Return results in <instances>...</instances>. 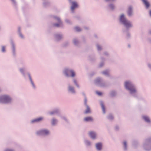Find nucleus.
Listing matches in <instances>:
<instances>
[{"label":"nucleus","instance_id":"nucleus-1","mask_svg":"<svg viewBox=\"0 0 151 151\" xmlns=\"http://www.w3.org/2000/svg\"><path fill=\"white\" fill-rule=\"evenodd\" d=\"M125 86L126 88L128 89L131 93H135L136 90L132 84L128 81L126 82L125 83Z\"/></svg>","mask_w":151,"mask_h":151},{"label":"nucleus","instance_id":"nucleus-2","mask_svg":"<svg viewBox=\"0 0 151 151\" xmlns=\"http://www.w3.org/2000/svg\"><path fill=\"white\" fill-rule=\"evenodd\" d=\"M120 20L128 28L131 27V23L124 17V14L121 15Z\"/></svg>","mask_w":151,"mask_h":151},{"label":"nucleus","instance_id":"nucleus-3","mask_svg":"<svg viewBox=\"0 0 151 151\" xmlns=\"http://www.w3.org/2000/svg\"><path fill=\"white\" fill-rule=\"evenodd\" d=\"M11 98L8 96L3 95L0 96V102L2 103H10L11 101Z\"/></svg>","mask_w":151,"mask_h":151},{"label":"nucleus","instance_id":"nucleus-4","mask_svg":"<svg viewBox=\"0 0 151 151\" xmlns=\"http://www.w3.org/2000/svg\"><path fill=\"white\" fill-rule=\"evenodd\" d=\"M49 133L48 131L47 130L44 129L37 131V134L38 135H47Z\"/></svg>","mask_w":151,"mask_h":151},{"label":"nucleus","instance_id":"nucleus-5","mask_svg":"<svg viewBox=\"0 0 151 151\" xmlns=\"http://www.w3.org/2000/svg\"><path fill=\"white\" fill-rule=\"evenodd\" d=\"M65 73L67 76H68L69 75L68 73H70L71 76L73 77L75 76V73L73 71L71 70H69L68 69H66L65 71Z\"/></svg>","mask_w":151,"mask_h":151},{"label":"nucleus","instance_id":"nucleus-6","mask_svg":"<svg viewBox=\"0 0 151 151\" xmlns=\"http://www.w3.org/2000/svg\"><path fill=\"white\" fill-rule=\"evenodd\" d=\"M55 19L57 20L59 22L58 24H54V26L56 27H59L62 24V23L60 21V19L58 17H55Z\"/></svg>","mask_w":151,"mask_h":151},{"label":"nucleus","instance_id":"nucleus-7","mask_svg":"<svg viewBox=\"0 0 151 151\" xmlns=\"http://www.w3.org/2000/svg\"><path fill=\"white\" fill-rule=\"evenodd\" d=\"M78 6V5L76 2L74 1L72 3V6L71 7V10L73 11L74 9Z\"/></svg>","mask_w":151,"mask_h":151},{"label":"nucleus","instance_id":"nucleus-8","mask_svg":"<svg viewBox=\"0 0 151 151\" xmlns=\"http://www.w3.org/2000/svg\"><path fill=\"white\" fill-rule=\"evenodd\" d=\"M89 135L93 139H95L96 137V134L95 132H90L89 133Z\"/></svg>","mask_w":151,"mask_h":151},{"label":"nucleus","instance_id":"nucleus-9","mask_svg":"<svg viewBox=\"0 0 151 151\" xmlns=\"http://www.w3.org/2000/svg\"><path fill=\"white\" fill-rule=\"evenodd\" d=\"M144 4L147 8H148L150 6V4L147 0H142Z\"/></svg>","mask_w":151,"mask_h":151},{"label":"nucleus","instance_id":"nucleus-10","mask_svg":"<svg viewBox=\"0 0 151 151\" xmlns=\"http://www.w3.org/2000/svg\"><path fill=\"white\" fill-rule=\"evenodd\" d=\"M102 146V144L101 143H98L96 145V147L97 149L99 150H100L101 149Z\"/></svg>","mask_w":151,"mask_h":151},{"label":"nucleus","instance_id":"nucleus-11","mask_svg":"<svg viewBox=\"0 0 151 151\" xmlns=\"http://www.w3.org/2000/svg\"><path fill=\"white\" fill-rule=\"evenodd\" d=\"M43 119V118L42 117H40L37 118L35 119H34L32 121V122H38L41 120H42Z\"/></svg>","mask_w":151,"mask_h":151},{"label":"nucleus","instance_id":"nucleus-12","mask_svg":"<svg viewBox=\"0 0 151 151\" xmlns=\"http://www.w3.org/2000/svg\"><path fill=\"white\" fill-rule=\"evenodd\" d=\"M84 121L86 122L91 121H93V119L91 117H88L84 118Z\"/></svg>","mask_w":151,"mask_h":151},{"label":"nucleus","instance_id":"nucleus-13","mask_svg":"<svg viewBox=\"0 0 151 151\" xmlns=\"http://www.w3.org/2000/svg\"><path fill=\"white\" fill-rule=\"evenodd\" d=\"M143 119L146 122H150V120L149 118L145 116H143Z\"/></svg>","mask_w":151,"mask_h":151},{"label":"nucleus","instance_id":"nucleus-14","mask_svg":"<svg viewBox=\"0 0 151 151\" xmlns=\"http://www.w3.org/2000/svg\"><path fill=\"white\" fill-rule=\"evenodd\" d=\"M132 9L131 7H129V8L128 11V14L129 16H131L132 15Z\"/></svg>","mask_w":151,"mask_h":151},{"label":"nucleus","instance_id":"nucleus-15","mask_svg":"<svg viewBox=\"0 0 151 151\" xmlns=\"http://www.w3.org/2000/svg\"><path fill=\"white\" fill-rule=\"evenodd\" d=\"M90 112V110L88 106H87V109L85 111L86 114Z\"/></svg>","mask_w":151,"mask_h":151},{"label":"nucleus","instance_id":"nucleus-16","mask_svg":"<svg viewBox=\"0 0 151 151\" xmlns=\"http://www.w3.org/2000/svg\"><path fill=\"white\" fill-rule=\"evenodd\" d=\"M101 105L103 112L104 113H105V108H104V106L103 103L101 104Z\"/></svg>","mask_w":151,"mask_h":151},{"label":"nucleus","instance_id":"nucleus-17","mask_svg":"<svg viewBox=\"0 0 151 151\" xmlns=\"http://www.w3.org/2000/svg\"><path fill=\"white\" fill-rule=\"evenodd\" d=\"M69 90L71 92L74 93V90L73 88V87H71L70 86L69 87Z\"/></svg>","mask_w":151,"mask_h":151},{"label":"nucleus","instance_id":"nucleus-18","mask_svg":"<svg viewBox=\"0 0 151 151\" xmlns=\"http://www.w3.org/2000/svg\"><path fill=\"white\" fill-rule=\"evenodd\" d=\"M75 29L78 32H79L81 30V28L78 27H76L75 28Z\"/></svg>","mask_w":151,"mask_h":151},{"label":"nucleus","instance_id":"nucleus-19","mask_svg":"<svg viewBox=\"0 0 151 151\" xmlns=\"http://www.w3.org/2000/svg\"><path fill=\"white\" fill-rule=\"evenodd\" d=\"M56 122V121L55 119H53L52 120V124L54 125V124Z\"/></svg>","mask_w":151,"mask_h":151},{"label":"nucleus","instance_id":"nucleus-20","mask_svg":"<svg viewBox=\"0 0 151 151\" xmlns=\"http://www.w3.org/2000/svg\"><path fill=\"white\" fill-rule=\"evenodd\" d=\"M2 51L3 52H4L5 51V48L3 46L2 47Z\"/></svg>","mask_w":151,"mask_h":151},{"label":"nucleus","instance_id":"nucleus-21","mask_svg":"<svg viewBox=\"0 0 151 151\" xmlns=\"http://www.w3.org/2000/svg\"><path fill=\"white\" fill-rule=\"evenodd\" d=\"M97 48L98 50H100L101 49V47L99 45L97 46Z\"/></svg>","mask_w":151,"mask_h":151},{"label":"nucleus","instance_id":"nucleus-22","mask_svg":"<svg viewBox=\"0 0 151 151\" xmlns=\"http://www.w3.org/2000/svg\"><path fill=\"white\" fill-rule=\"evenodd\" d=\"M108 73V71L107 70H106L103 72V73L104 74H107Z\"/></svg>","mask_w":151,"mask_h":151},{"label":"nucleus","instance_id":"nucleus-23","mask_svg":"<svg viewBox=\"0 0 151 151\" xmlns=\"http://www.w3.org/2000/svg\"><path fill=\"white\" fill-rule=\"evenodd\" d=\"M96 93L99 95H102V93L100 92H97Z\"/></svg>","mask_w":151,"mask_h":151},{"label":"nucleus","instance_id":"nucleus-24","mask_svg":"<svg viewBox=\"0 0 151 151\" xmlns=\"http://www.w3.org/2000/svg\"><path fill=\"white\" fill-rule=\"evenodd\" d=\"M124 146L125 148L126 149L127 146V143L126 142H124Z\"/></svg>","mask_w":151,"mask_h":151},{"label":"nucleus","instance_id":"nucleus-25","mask_svg":"<svg viewBox=\"0 0 151 151\" xmlns=\"http://www.w3.org/2000/svg\"><path fill=\"white\" fill-rule=\"evenodd\" d=\"M74 83H75V84L78 86V84H77V82L75 80H74Z\"/></svg>","mask_w":151,"mask_h":151},{"label":"nucleus","instance_id":"nucleus-26","mask_svg":"<svg viewBox=\"0 0 151 151\" xmlns=\"http://www.w3.org/2000/svg\"><path fill=\"white\" fill-rule=\"evenodd\" d=\"M5 151H13V150L9 149H6Z\"/></svg>","mask_w":151,"mask_h":151},{"label":"nucleus","instance_id":"nucleus-27","mask_svg":"<svg viewBox=\"0 0 151 151\" xmlns=\"http://www.w3.org/2000/svg\"><path fill=\"white\" fill-rule=\"evenodd\" d=\"M110 7L111 9L114 8V6L112 5H111L110 6Z\"/></svg>","mask_w":151,"mask_h":151},{"label":"nucleus","instance_id":"nucleus-28","mask_svg":"<svg viewBox=\"0 0 151 151\" xmlns=\"http://www.w3.org/2000/svg\"><path fill=\"white\" fill-rule=\"evenodd\" d=\"M77 42V41L76 40H74V43L75 44H76V43Z\"/></svg>","mask_w":151,"mask_h":151},{"label":"nucleus","instance_id":"nucleus-29","mask_svg":"<svg viewBox=\"0 0 151 151\" xmlns=\"http://www.w3.org/2000/svg\"><path fill=\"white\" fill-rule=\"evenodd\" d=\"M106 1H114V0H106Z\"/></svg>","mask_w":151,"mask_h":151},{"label":"nucleus","instance_id":"nucleus-30","mask_svg":"<svg viewBox=\"0 0 151 151\" xmlns=\"http://www.w3.org/2000/svg\"><path fill=\"white\" fill-rule=\"evenodd\" d=\"M150 16H151V10H150Z\"/></svg>","mask_w":151,"mask_h":151},{"label":"nucleus","instance_id":"nucleus-31","mask_svg":"<svg viewBox=\"0 0 151 151\" xmlns=\"http://www.w3.org/2000/svg\"><path fill=\"white\" fill-rule=\"evenodd\" d=\"M85 104H86V99H85Z\"/></svg>","mask_w":151,"mask_h":151},{"label":"nucleus","instance_id":"nucleus-32","mask_svg":"<svg viewBox=\"0 0 151 151\" xmlns=\"http://www.w3.org/2000/svg\"><path fill=\"white\" fill-rule=\"evenodd\" d=\"M20 71L21 72H23V69H21L20 70Z\"/></svg>","mask_w":151,"mask_h":151},{"label":"nucleus","instance_id":"nucleus-33","mask_svg":"<svg viewBox=\"0 0 151 151\" xmlns=\"http://www.w3.org/2000/svg\"><path fill=\"white\" fill-rule=\"evenodd\" d=\"M14 3H15V0H11Z\"/></svg>","mask_w":151,"mask_h":151},{"label":"nucleus","instance_id":"nucleus-34","mask_svg":"<svg viewBox=\"0 0 151 151\" xmlns=\"http://www.w3.org/2000/svg\"><path fill=\"white\" fill-rule=\"evenodd\" d=\"M100 79H97L96 81L98 82L99 81V80Z\"/></svg>","mask_w":151,"mask_h":151},{"label":"nucleus","instance_id":"nucleus-35","mask_svg":"<svg viewBox=\"0 0 151 151\" xmlns=\"http://www.w3.org/2000/svg\"><path fill=\"white\" fill-rule=\"evenodd\" d=\"M50 114H53V113H50Z\"/></svg>","mask_w":151,"mask_h":151}]
</instances>
